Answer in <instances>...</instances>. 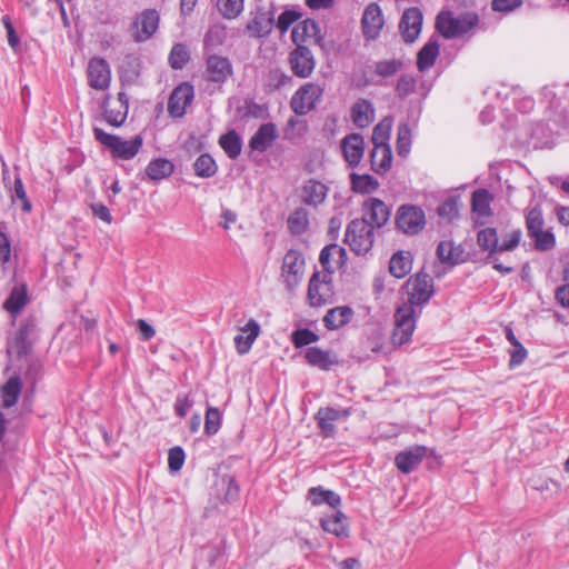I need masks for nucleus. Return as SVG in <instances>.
<instances>
[{
    "instance_id": "393cba45",
    "label": "nucleus",
    "mask_w": 569,
    "mask_h": 569,
    "mask_svg": "<svg viewBox=\"0 0 569 569\" xmlns=\"http://www.w3.org/2000/svg\"><path fill=\"white\" fill-rule=\"evenodd\" d=\"M292 40L296 43L300 41H312L315 43H319L321 40L319 24L311 19L302 21L293 28Z\"/></svg>"
},
{
    "instance_id": "4d7b16f0",
    "label": "nucleus",
    "mask_w": 569,
    "mask_h": 569,
    "mask_svg": "<svg viewBox=\"0 0 569 569\" xmlns=\"http://www.w3.org/2000/svg\"><path fill=\"white\" fill-rule=\"evenodd\" d=\"M291 340L296 348H302L310 343L317 342L319 337L309 329H298L292 332Z\"/></svg>"
},
{
    "instance_id": "f257e3e1",
    "label": "nucleus",
    "mask_w": 569,
    "mask_h": 569,
    "mask_svg": "<svg viewBox=\"0 0 569 569\" xmlns=\"http://www.w3.org/2000/svg\"><path fill=\"white\" fill-rule=\"evenodd\" d=\"M373 227L367 218H357L349 222L345 242L357 254H366L373 246Z\"/></svg>"
},
{
    "instance_id": "e433bc0d",
    "label": "nucleus",
    "mask_w": 569,
    "mask_h": 569,
    "mask_svg": "<svg viewBox=\"0 0 569 569\" xmlns=\"http://www.w3.org/2000/svg\"><path fill=\"white\" fill-rule=\"evenodd\" d=\"M7 169H3V181L6 187L10 190L11 197L21 201L22 210L24 212H30L32 209L31 202L27 197L22 180L19 176L14 177L13 183L11 186L10 179L7 176Z\"/></svg>"
},
{
    "instance_id": "f03ea898",
    "label": "nucleus",
    "mask_w": 569,
    "mask_h": 569,
    "mask_svg": "<svg viewBox=\"0 0 569 569\" xmlns=\"http://www.w3.org/2000/svg\"><path fill=\"white\" fill-rule=\"evenodd\" d=\"M94 138L108 148L114 158H121L123 160L132 159L140 148L142 147V137L136 136L130 140H123L122 138L107 133L100 128L93 129Z\"/></svg>"
},
{
    "instance_id": "13d9d810",
    "label": "nucleus",
    "mask_w": 569,
    "mask_h": 569,
    "mask_svg": "<svg viewBox=\"0 0 569 569\" xmlns=\"http://www.w3.org/2000/svg\"><path fill=\"white\" fill-rule=\"evenodd\" d=\"M221 423V415L217 408L209 407L206 412L204 431L211 436L218 432Z\"/></svg>"
},
{
    "instance_id": "49530a36",
    "label": "nucleus",
    "mask_w": 569,
    "mask_h": 569,
    "mask_svg": "<svg viewBox=\"0 0 569 569\" xmlns=\"http://www.w3.org/2000/svg\"><path fill=\"white\" fill-rule=\"evenodd\" d=\"M193 169L196 174L202 178L212 177L217 172L216 162L208 153H203L197 158L193 163Z\"/></svg>"
},
{
    "instance_id": "8fccbe9b",
    "label": "nucleus",
    "mask_w": 569,
    "mask_h": 569,
    "mask_svg": "<svg viewBox=\"0 0 569 569\" xmlns=\"http://www.w3.org/2000/svg\"><path fill=\"white\" fill-rule=\"evenodd\" d=\"M190 54L186 44L177 43L169 54V63L173 69H182L189 61Z\"/></svg>"
},
{
    "instance_id": "423d86ee",
    "label": "nucleus",
    "mask_w": 569,
    "mask_h": 569,
    "mask_svg": "<svg viewBox=\"0 0 569 569\" xmlns=\"http://www.w3.org/2000/svg\"><path fill=\"white\" fill-rule=\"evenodd\" d=\"M160 17L157 10L146 9L139 13L130 26V34L136 42L150 39L159 27Z\"/></svg>"
},
{
    "instance_id": "3c124183",
    "label": "nucleus",
    "mask_w": 569,
    "mask_h": 569,
    "mask_svg": "<svg viewBox=\"0 0 569 569\" xmlns=\"http://www.w3.org/2000/svg\"><path fill=\"white\" fill-rule=\"evenodd\" d=\"M411 146V130L407 123L398 127L396 150L400 157H407Z\"/></svg>"
},
{
    "instance_id": "c85d7f7f",
    "label": "nucleus",
    "mask_w": 569,
    "mask_h": 569,
    "mask_svg": "<svg viewBox=\"0 0 569 569\" xmlns=\"http://www.w3.org/2000/svg\"><path fill=\"white\" fill-rule=\"evenodd\" d=\"M328 188L320 181L308 180L302 188L303 202L310 206L322 203L327 197Z\"/></svg>"
},
{
    "instance_id": "69168bd1",
    "label": "nucleus",
    "mask_w": 569,
    "mask_h": 569,
    "mask_svg": "<svg viewBox=\"0 0 569 569\" xmlns=\"http://www.w3.org/2000/svg\"><path fill=\"white\" fill-rule=\"evenodd\" d=\"M300 13L295 10H284L277 20V28L281 33L288 31V29L299 18Z\"/></svg>"
},
{
    "instance_id": "a18cd8bd",
    "label": "nucleus",
    "mask_w": 569,
    "mask_h": 569,
    "mask_svg": "<svg viewBox=\"0 0 569 569\" xmlns=\"http://www.w3.org/2000/svg\"><path fill=\"white\" fill-rule=\"evenodd\" d=\"M392 128V119H382L372 131L371 141L373 147L389 146L388 140Z\"/></svg>"
},
{
    "instance_id": "f3484780",
    "label": "nucleus",
    "mask_w": 569,
    "mask_h": 569,
    "mask_svg": "<svg viewBox=\"0 0 569 569\" xmlns=\"http://www.w3.org/2000/svg\"><path fill=\"white\" fill-rule=\"evenodd\" d=\"M361 27L366 39L375 40L379 36L383 27V17L377 3L372 2L366 7L361 19Z\"/></svg>"
},
{
    "instance_id": "603ef678",
    "label": "nucleus",
    "mask_w": 569,
    "mask_h": 569,
    "mask_svg": "<svg viewBox=\"0 0 569 569\" xmlns=\"http://www.w3.org/2000/svg\"><path fill=\"white\" fill-rule=\"evenodd\" d=\"M217 7L224 18L234 19L243 10V0H218Z\"/></svg>"
},
{
    "instance_id": "9b49d317",
    "label": "nucleus",
    "mask_w": 569,
    "mask_h": 569,
    "mask_svg": "<svg viewBox=\"0 0 569 569\" xmlns=\"http://www.w3.org/2000/svg\"><path fill=\"white\" fill-rule=\"evenodd\" d=\"M88 82L92 89L107 90L111 81V70L102 58H92L87 68Z\"/></svg>"
},
{
    "instance_id": "37998d69",
    "label": "nucleus",
    "mask_w": 569,
    "mask_h": 569,
    "mask_svg": "<svg viewBox=\"0 0 569 569\" xmlns=\"http://www.w3.org/2000/svg\"><path fill=\"white\" fill-rule=\"evenodd\" d=\"M439 54V44L436 41H429L418 52L417 66L420 71L429 69Z\"/></svg>"
},
{
    "instance_id": "dca6fc26",
    "label": "nucleus",
    "mask_w": 569,
    "mask_h": 569,
    "mask_svg": "<svg viewBox=\"0 0 569 569\" xmlns=\"http://www.w3.org/2000/svg\"><path fill=\"white\" fill-rule=\"evenodd\" d=\"M34 327L36 325L32 320L23 321L14 336L8 340V353H16L18 357L28 353L31 347V333Z\"/></svg>"
},
{
    "instance_id": "6e6d98bb",
    "label": "nucleus",
    "mask_w": 569,
    "mask_h": 569,
    "mask_svg": "<svg viewBox=\"0 0 569 569\" xmlns=\"http://www.w3.org/2000/svg\"><path fill=\"white\" fill-rule=\"evenodd\" d=\"M535 239V247L540 251H547L555 247L556 239L551 231L539 230L537 233L530 234Z\"/></svg>"
},
{
    "instance_id": "a19ab883",
    "label": "nucleus",
    "mask_w": 569,
    "mask_h": 569,
    "mask_svg": "<svg viewBox=\"0 0 569 569\" xmlns=\"http://www.w3.org/2000/svg\"><path fill=\"white\" fill-rule=\"evenodd\" d=\"M219 144L230 159L238 158L242 148L241 137L234 130L222 134L219 139Z\"/></svg>"
},
{
    "instance_id": "20e7f679",
    "label": "nucleus",
    "mask_w": 569,
    "mask_h": 569,
    "mask_svg": "<svg viewBox=\"0 0 569 569\" xmlns=\"http://www.w3.org/2000/svg\"><path fill=\"white\" fill-rule=\"evenodd\" d=\"M417 310L412 306H400L395 312V329L391 343L400 347L410 341L416 328Z\"/></svg>"
},
{
    "instance_id": "052dcab7",
    "label": "nucleus",
    "mask_w": 569,
    "mask_h": 569,
    "mask_svg": "<svg viewBox=\"0 0 569 569\" xmlns=\"http://www.w3.org/2000/svg\"><path fill=\"white\" fill-rule=\"evenodd\" d=\"M439 217L451 221L458 217L459 208L458 200L456 198H448L437 209Z\"/></svg>"
},
{
    "instance_id": "5fc2aeb1",
    "label": "nucleus",
    "mask_w": 569,
    "mask_h": 569,
    "mask_svg": "<svg viewBox=\"0 0 569 569\" xmlns=\"http://www.w3.org/2000/svg\"><path fill=\"white\" fill-rule=\"evenodd\" d=\"M402 61L400 59H389L378 61L375 64V72L380 77H391L396 74L402 68Z\"/></svg>"
},
{
    "instance_id": "6e6552de",
    "label": "nucleus",
    "mask_w": 569,
    "mask_h": 569,
    "mask_svg": "<svg viewBox=\"0 0 569 569\" xmlns=\"http://www.w3.org/2000/svg\"><path fill=\"white\" fill-rule=\"evenodd\" d=\"M322 88L313 82L302 86L292 97L291 107L297 114L311 111L322 96Z\"/></svg>"
},
{
    "instance_id": "c756f323",
    "label": "nucleus",
    "mask_w": 569,
    "mask_h": 569,
    "mask_svg": "<svg viewBox=\"0 0 569 569\" xmlns=\"http://www.w3.org/2000/svg\"><path fill=\"white\" fill-rule=\"evenodd\" d=\"M305 358L309 365L322 370H329L332 365L338 362L330 351L322 350L317 347L308 348Z\"/></svg>"
},
{
    "instance_id": "c9c22d12",
    "label": "nucleus",
    "mask_w": 569,
    "mask_h": 569,
    "mask_svg": "<svg viewBox=\"0 0 569 569\" xmlns=\"http://www.w3.org/2000/svg\"><path fill=\"white\" fill-rule=\"evenodd\" d=\"M21 389H22V381H21L20 377H18V376L10 377L1 389L2 406L6 408H10V407L14 406L19 399Z\"/></svg>"
},
{
    "instance_id": "f704fd0d",
    "label": "nucleus",
    "mask_w": 569,
    "mask_h": 569,
    "mask_svg": "<svg viewBox=\"0 0 569 569\" xmlns=\"http://www.w3.org/2000/svg\"><path fill=\"white\" fill-rule=\"evenodd\" d=\"M28 293L24 284L14 286L3 303V307L12 316L18 315L27 305Z\"/></svg>"
},
{
    "instance_id": "cd10ccee",
    "label": "nucleus",
    "mask_w": 569,
    "mask_h": 569,
    "mask_svg": "<svg viewBox=\"0 0 569 569\" xmlns=\"http://www.w3.org/2000/svg\"><path fill=\"white\" fill-rule=\"evenodd\" d=\"M375 118V109L368 100L357 101L351 109V119L356 127L366 128Z\"/></svg>"
},
{
    "instance_id": "2eb2a0df",
    "label": "nucleus",
    "mask_w": 569,
    "mask_h": 569,
    "mask_svg": "<svg viewBox=\"0 0 569 569\" xmlns=\"http://www.w3.org/2000/svg\"><path fill=\"white\" fill-rule=\"evenodd\" d=\"M274 24V11L272 8H259L252 19L248 22L246 29L251 37L262 38L268 36Z\"/></svg>"
},
{
    "instance_id": "aec40b11",
    "label": "nucleus",
    "mask_w": 569,
    "mask_h": 569,
    "mask_svg": "<svg viewBox=\"0 0 569 569\" xmlns=\"http://www.w3.org/2000/svg\"><path fill=\"white\" fill-rule=\"evenodd\" d=\"M208 79L222 83L232 74V66L228 58L211 54L207 59Z\"/></svg>"
},
{
    "instance_id": "0eeeda50",
    "label": "nucleus",
    "mask_w": 569,
    "mask_h": 569,
    "mask_svg": "<svg viewBox=\"0 0 569 569\" xmlns=\"http://www.w3.org/2000/svg\"><path fill=\"white\" fill-rule=\"evenodd\" d=\"M396 223L405 233L417 234L425 228L426 216L421 208L412 204H403L398 209Z\"/></svg>"
},
{
    "instance_id": "39448f33",
    "label": "nucleus",
    "mask_w": 569,
    "mask_h": 569,
    "mask_svg": "<svg viewBox=\"0 0 569 569\" xmlns=\"http://www.w3.org/2000/svg\"><path fill=\"white\" fill-rule=\"evenodd\" d=\"M478 22L473 13H466L453 18L450 13H440L437 17V29L447 39L455 38L468 32Z\"/></svg>"
},
{
    "instance_id": "7c9ffc66",
    "label": "nucleus",
    "mask_w": 569,
    "mask_h": 569,
    "mask_svg": "<svg viewBox=\"0 0 569 569\" xmlns=\"http://www.w3.org/2000/svg\"><path fill=\"white\" fill-rule=\"evenodd\" d=\"M303 266L305 259L299 251L291 249L284 254L282 271L287 273L288 277H293L295 282L297 281V277L302 273ZM287 282H290L289 278H287Z\"/></svg>"
},
{
    "instance_id": "2f4dec72",
    "label": "nucleus",
    "mask_w": 569,
    "mask_h": 569,
    "mask_svg": "<svg viewBox=\"0 0 569 569\" xmlns=\"http://www.w3.org/2000/svg\"><path fill=\"white\" fill-rule=\"evenodd\" d=\"M412 269V258L410 252L398 251L396 252L389 262L390 273L401 279L406 277Z\"/></svg>"
},
{
    "instance_id": "09e8293b",
    "label": "nucleus",
    "mask_w": 569,
    "mask_h": 569,
    "mask_svg": "<svg viewBox=\"0 0 569 569\" xmlns=\"http://www.w3.org/2000/svg\"><path fill=\"white\" fill-rule=\"evenodd\" d=\"M227 37L226 28L221 24L211 26L204 34L203 43L208 49L221 46Z\"/></svg>"
},
{
    "instance_id": "ea45409f",
    "label": "nucleus",
    "mask_w": 569,
    "mask_h": 569,
    "mask_svg": "<svg viewBox=\"0 0 569 569\" xmlns=\"http://www.w3.org/2000/svg\"><path fill=\"white\" fill-rule=\"evenodd\" d=\"M308 499L313 506L327 503L332 508L338 507L341 502L338 493L332 490H325L321 487L311 488L308 492Z\"/></svg>"
},
{
    "instance_id": "e2e57ef3",
    "label": "nucleus",
    "mask_w": 569,
    "mask_h": 569,
    "mask_svg": "<svg viewBox=\"0 0 569 569\" xmlns=\"http://www.w3.org/2000/svg\"><path fill=\"white\" fill-rule=\"evenodd\" d=\"M346 253V250L336 244H329L325 247L320 252V263L322 264L323 269L330 272V259L333 254H338L339 257H342Z\"/></svg>"
},
{
    "instance_id": "f8f14e48",
    "label": "nucleus",
    "mask_w": 569,
    "mask_h": 569,
    "mask_svg": "<svg viewBox=\"0 0 569 569\" xmlns=\"http://www.w3.org/2000/svg\"><path fill=\"white\" fill-rule=\"evenodd\" d=\"M422 26V12L416 7L405 10L399 22V30L407 43H412L419 37Z\"/></svg>"
},
{
    "instance_id": "ddd939ff",
    "label": "nucleus",
    "mask_w": 569,
    "mask_h": 569,
    "mask_svg": "<svg viewBox=\"0 0 569 569\" xmlns=\"http://www.w3.org/2000/svg\"><path fill=\"white\" fill-rule=\"evenodd\" d=\"M343 159L350 168H356L365 154V139L360 133H350L340 142Z\"/></svg>"
},
{
    "instance_id": "a878e982",
    "label": "nucleus",
    "mask_w": 569,
    "mask_h": 569,
    "mask_svg": "<svg viewBox=\"0 0 569 569\" xmlns=\"http://www.w3.org/2000/svg\"><path fill=\"white\" fill-rule=\"evenodd\" d=\"M371 169L379 174L386 173L392 163L390 146L373 147L370 152Z\"/></svg>"
},
{
    "instance_id": "9d476101",
    "label": "nucleus",
    "mask_w": 569,
    "mask_h": 569,
    "mask_svg": "<svg viewBox=\"0 0 569 569\" xmlns=\"http://www.w3.org/2000/svg\"><path fill=\"white\" fill-rule=\"evenodd\" d=\"M194 90L188 82H182L173 89L168 101V112L174 118H181L193 100Z\"/></svg>"
},
{
    "instance_id": "bb28decb",
    "label": "nucleus",
    "mask_w": 569,
    "mask_h": 569,
    "mask_svg": "<svg viewBox=\"0 0 569 569\" xmlns=\"http://www.w3.org/2000/svg\"><path fill=\"white\" fill-rule=\"evenodd\" d=\"M242 332L247 333V336L237 335L234 337V345L240 355L247 353L250 350L251 345L259 336L260 326L256 320L250 319L242 328Z\"/></svg>"
},
{
    "instance_id": "5701e85b",
    "label": "nucleus",
    "mask_w": 569,
    "mask_h": 569,
    "mask_svg": "<svg viewBox=\"0 0 569 569\" xmlns=\"http://www.w3.org/2000/svg\"><path fill=\"white\" fill-rule=\"evenodd\" d=\"M103 116L104 120L113 126L120 127L127 119L128 106H124L121 101H111L110 97L107 96L103 100Z\"/></svg>"
},
{
    "instance_id": "774afa93",
    "label": "nucleus",
    "mask_w": 569,
    "mask_h": 569,
    "mask_svg": "<svg viewBox=\"0 0 569 569\" xmlns=\"http://www.w3.org/2000/svg\"><path fill=\"white\" fill-rule=\"evenodd\" d=\"M563 280L566 283L557 288L555 297L558 303L565 308H569V270L563 271Z\"/></svg>"
},
{
    "instance_id": "473e14b6",
    "label": "nucleus",
    "mask_w": 569,
    "mask_h": 569,
    "mask_svg": "<svg viewBox=\"0 0 569 569\" xmlns=\"http://www.w3.org/2000/svg\"><path fill=\"white\" fill-rule=\"evenodd\" d=\"M353 311L350 307L342 306L330 309L323 318L325 326L330 329H338L347 325L352 318Z\"/></svg>"
},
{
    "instance_id": "72a5a7b5",
    "label": "nucleus",
    "mask_w": 569,
    "mask_h": 569,
    "mask_svg": "<svg viewBox=\"0 0 569 569\" xmlns=\"http://www.w3.org/2000/svg\"><path fill=\"white\" fill-rule=\"evenodd\" d=\"M342 413L335 408H320L316 415V420L325 437H331L335 433L333 422L340 418Z\"/></svg>"
},
{
    "instance_id": "a211bd4d",
    "label": "nucleus",
    "mask_w": 569,
    "mask_h": 569,
    "mask_svg": "<svg viewBox=\"0 0 569 569\" xmlns=\"http://www.w3.org/2000/svg\"><path fill=\"white\" fill-rule=\"evenodd\" d=\"M492 196L486 189H478L473 191L471 197V210L477 224L487 223L488 219L492 216L491 210Z\"/></svg>"
},
{
    "instance_id": "4be33fe9",
    "label": "nucleus",
    "mask_w": 569,
    "mask_h": 569,
    "mask_svg": "<svg viewBox=\"0 0 569 569\" xmlns=\"http://www.w3.org/2000/svg\"><path fill=\"white\" fill-rule=\"evenodd\" d=\"M277 137L278 132L276 126L271 122L263 123L251 137L249 147L252 150L264 152L272 146Z\"/></svg>"
},
{
    "instance_id": "79ce46f5",
    "label": "nucleus",
    "mask_w": 569,
    "mask_h": 569,
    "mask_svg": "<svg viewBox=\"0 0 569 569\" xmlns=\"http://www.w3.org/2000/svg\"><path fill=\"white\" fill-rule=\"evenodd\" d=\"M351 189L357 193H371L379 188V182L370 174H350Z\"/></svg>"
},
{
    "instance_id": "680f3d73",
    "label": "nucleus",
    "mask_w": 569,
    "mask_h": 569,
    "mask_svg": "<svg viewBox=\"0 0 569 569\" xmlns=\"http://www.w3.org/2000/svg\"><path fill=\"white\" fill-rule=\"evenodd\" d=\"M417 81L411 74H402L396 86V92L400 98H406L416 90Z\"/></svg>"
},
{
    "instance_id": "1a4fd4ad",
    "label": "nucleus",
    "mask_w": 569,
    "mask_h": 569,
    "mask_svg": "<svg viewBox=\"0 0 569 569\" xmlns=\"http://www.w3.org/2000/svg\"><path fill=\"white\" fill-rule=\"evenodd\" d=\"M332 297L331 277L316 272L312 274L308 286V300L310 306L320 307L330 301Z\"/></svg>"
},
{
    "instance_id": "4c0bfd02",
    "label": "nucleus",
    "mask_w": 569,
    "mask_h": 569,
    "mask_svg": "<svg viewBox=\"0 0 569 569\" xmlns=\"http://www.w3.org/2000/svg\"><path fill=\"white\" fill-rule=\"evenodd\" d=\"M477 242L479 247L489 251L487 259H493V256L498 253L499 238L495 228H485L478 232Z\"/></svg>"
},
{
    "instance_id": "de8ad7c7",
    "label": "nucleus",
    "mask_w": 569,
    "mask_h": 569,
    "mask_svg": "<svg viewBox=\"0 0 569 569\" xmlns=\"http://www.w3.org/2000/svg\"><path fill=\"white\" fill-rule=\"evenodd\" d=\"M461 251L451 241H441L437 247V256L441 262L456 264L460 260Z\"/></svg>"
},
{
    "instance_id": "7ed1b4c3",
    "label": "nucleus",
    "mask_w": 569,
    "mask_h": 569,
    "mask_svg": "<svg viewBox=\"0 0 569 569\" xmlns=\"http://www.w3.org/2000/svg\"><path fill=\"white\" fill-rule=\"evenodd\" d=\"M407 292L409 296L408 303L405 306H412L413 309L421 308L426 305L435 293L433 281L426 272H418L410 277L406 282Z\"/></svg>"
},
{
    "instance_id": "6ab92c4d",
    "label": "nucleus",
    "mask_w": 569,
    "mask_h": 569,
    "mask_svg": "<svg viewBox=\"0 0 569 569\" xmlns=\"http://www.w3.org/2000/svg\"><path fill=\"white\" fill-rule=\"evenodd\" d=\"M427 450L425 446L411 447L399 452L395 458V463L401 472L409 473L420 465L427 455Z\"/></svg>"
},
{
    "instance_id": "0e129e2a",
    "label": "nucleus",
    "mask_w": 569,
    "mask_h": 569,
    "mask_svg": "<svg viewBox=\"0 0 569 569\" xmlns=\"http://www.w3.org/2000/svg\"><path fill=\"white\" fill-rule=\"evenodd\" d=\"M520 239L521 231L519 229L505 234L502 239L499 240L498 252L512 251L518 247Z\"/></svg>"
},
{
    "instance_id": "bf43d9fd",
    "label": "nucleus",
    "mask_w": 569,
    "mask_h": 569,
    "mask_svg": "<svg viewBox=\"0 0 569 569\" xmlns=\"http://www.w3.org/2000/svg\"><path fill=\"white\" fill-rule=\"evenodd\" d=\"M218 486L224 489V500L227 502L234 501L239 496V487L236 480L230 476H222Z\"/></svg>"
},
{
    "instance_id": "58836bf2",
    "label": "nucleus",
    "mask_w": 569,
    "mask_h": 569,
    "mask_svg": "<svg viewBox=\"0 0 569 569\" xmlns=\"http://www.w3.org/2000/svg\"><path fill=\"white\" fill-rule=\"evenodd\" d=\"M173 169L174 167L171 161L164 158H158L148 164L146 172L151 180L158 181L169 177L173 172Z\"/></svg>"
},
{
    "instance_id": "338daca9",
    "label": "nucleus",
    "mask_w": 569,
    "mask_h": 569,
    "mask_svg": "<svg viewBox=\"0 0 569 569\" xmlns=\"http://www.w3.org/2000/svg\"><path fill=\"white\" fill-rule=\"evenodd\" d=\"M184 462V451L180 447H173L169 450L168 465L171 471H179Z\"/></svg>"
},
{
    "instance_id": "864d4df0",
    "label": "nucleus",
    "mask_w": 569,
    "mask_h": 569,
    "mask_svg": "<svg viewBox=\"0 0 569 569\" xmlns=\"http://www.w3.org/2000/svg\"><path fill=\"white\" fill-rule=\"evenodd\" d=\"M526 226L529 236L543 229L542 211L539 206L528 209L526 214Z\"/></svg>"
},
{
    "instance_id": "412c9836",
    "label": "nucleus",
    "mask_w": 569,
    "mask_h": 569,
    "mask_svg": "<svg viewBox=\"0 0 569 569\" xmlns=\"http://www.w3.org/2000/svg\"><path fill=\"white\" fill-rule=\"evenodd\" d=\"M366 217L373 228H381L390 217V210L387 204L378 198H370L363 203Z\"/></svg>"
},
{
    "instance_id": "c03bdc74",
    "label": "nucleus",
    "mask_w": 569,
    "mask_h": 569,
    "mask_svg": "<svg viewBox=\"0 0 569 569\" xmlns=\"http://www.w3.org/2000/svg\"><path fill=\"white\" fill-rule=\"evenodd\" d=\"M288 229L293 234H302L309 224L308 211L303 208L296 209L288 218Z\"/></svg>"
},
{
    "instance_id": "4468645a",
    "label": "nucleus",
    "mask_w": 569,
    "mask_h": 569,
    "mask_svg": "<svg viewBox=\"0 0 569 569\" xmlns=\"http://www.w3.org/2000/svg\"><path fill=\"white\" fill-rule=\"evenodd\" d=\"M289 62L293 74L299 78H308L316 66L311 51L307 47L300 44H298L290 53Z\"/></svg>"
},
{
    "instance_id": "b1692460",
    "label": "nucleus",
    "mask_w": 569,
    "mask_h": 569,
    "mask_svg": "<svg viewBox=\"0 0 569 569\" xmlns=\"http://www.w3.org/2000/svg\"><path fill=\"white\" fill-rule=\"evenodd\" d=\"M322 529L338 538L349 537L347 517L341 511H335L332 515L321 518Z\"/></svg>"
}]
</instances>
